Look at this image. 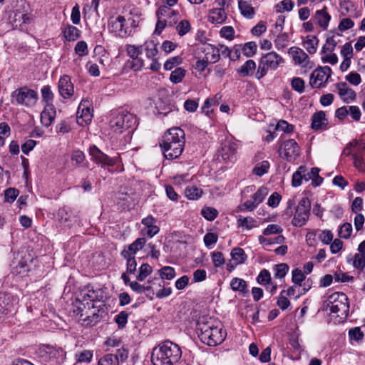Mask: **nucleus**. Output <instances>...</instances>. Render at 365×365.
<instances>
[{
	"mask_svg": "<svg viewBox=\"0 0 365 365\" xmlns=\"http://www.w3.org/2000/svg\"><path fill=\"white\" fill-rule=\"evenodd\" d=\"M199 337L202 342L208 346H216L221 344L226 337L221 323L214 319L202 318L197 324Z\"/></svg>",
	"mask_w": 365,
	"mask_h": 365,
	"instance_id": "f257e3e1",
	"label": "nucleus"
},
{
	"mask_svg": "<svg viewBox=\"0 0 365 365\" xmlns=\"http://www.w3.org/2000/svg\"><path fill=\"white\" fill-rule=\"evenodd\" d=\"M185 143L184 131L180 128L174 127L164 134L160 145L167 159H175L182 154Z\"/></svg>",
	"mask_w": 365,
	"mask_h": 365,
	"instance_id": "f03ea898",
	"label": "nucleus"
},
{
	"mask_svg": "<svg viewBox=\"0 0 365 365\" xmlns=\"http://www.w3.org/2000/svg\"><path fill=\"white\" fill-rule=\"evenodd\" d=\"M181 356L180 346L168 340L153 349L151 361L153 365H173L180 359Z\"/></svg>",
	"mask_w": 365,
	"mask_h": 365,
	"instance_id": "7ed1b4c3",
	"label": "nucleus"
},
{
	"mask_svg": "<svg viewBox=\"0 0 365 365\" xmlns=\"http://www.w3.org/2000/svg\"><path fill=\"white\" fill-rule=\"evenodd\" d=\"M109 122L110 130L116 134H120L124 131L133 128L136 125V118L127 111H115L111 114Z\"/></svg>",
	"mask_w": 365,
	"mask_h": 365,
	"instance_id": "20e7f679",
	"label": "nucleus"
},
{
	"mask_svg": "<svg viewBox=\"0 0 365 365\" xmlns=\"http://www.w3.org/2000/svg\"><path fill=\"white\" fill-rule=\"evenodd\" d=\"M284 59L274 51L269 52L262 55L260 58L258 68L255 74L258 80L267 75L269 70L276 71L278 67L282 66Z\"/></svg>",
	"mask_w": 365,
	"mask_h": 365,
	"instance_id": "39448f33",
	"label": "nucleus"
},
{
	"mask_svg": "<svg viewBox=\"0 0 365 365\" xmlns=\"http://www.w3.org/2000/svg\"><path fill=\"white\" fill-rule=\"evenodd\" d=\"M327 304L331 313L336 314L340 319H346L349 312L347 296L342 292H334L329 296Z\"/></svg>",
	"mask_w": 365,
	"mask_h": 365,
	"instance_id": "423d86ee",
	"label": "nucleus"
},
{
	"mask_svg": "<svg viewBox=\"0 0 365 365\" xmlns=\"http://www.w3.org/2000/svg\"><path fill=\"white\" fill-rule=\"evenodd\" d=\"M11 98L16 101V104L26 108L35 106L38 101V93L26 86L16 89L11 93Z\"/></svg>",
	"mask_w": 365,
	"mask_h": 365,
	"instance_id": "0eeeda50",
	"label": "nucleus"
},
{
	"mask_svg": "<svg viewBox=\"0 0 365 365\" xmlns=\"http://www.w3.org/2000/svg\"><path fill=\"white\" fill-rule=\"evenodd\" d=\"M311 204L308 198L303 197L295 209L292 224L295 227H302L307 222L310 214Z\"/></svg>",
	"mask_w": 365,
	"mask_h": 365,
	"instance_id": "6e6552de",
	"label": "nucleus"
},
{
	"mask_svg": "<svg viewBox=\"0 0 365 365\" xmlns=\"http://www.w3.org/2000/svg\"><path fill=\"white\" fill-rule=\"evenodd\" d=\"M279 153L283 159L289 162L294 161L300 154V148L294 139H288L280 145Z\"/></svg>",
	"mask_w": 365,
	"mask_h": 365,
	"instance_id": "1a4fd4ad",
	"label": "nucleus"
},
{
	"mask_svg": "<svg viewBox=\"0 0 365 365\" xmlns=\"http://www.w3.org/2000/svg\"><path fill=\"white\" fill-rule=\"evenodd\" d=\"M89 155L91 160L101 165L102 166H113L117 164L120 159L119 154L117 156L110 158L108 155L103 153L97 146L92 145L89 148Z\"/></svg>",
	"mask_w": 365,
	"mask_h": 365,
	"instance_id": "9d476101",
	"label": "nucleus"
},
{
	"mask_svg": "<svg viewBox=\"0 0 365 365\" xmlns=\"http://www.w3.org/2000/svg\"><path fill=\"white\" fill-rule=\"evenodd\" d=\"M331 74V69L329 66L319 67L311 74L309 83L313 88L324 86Z\"/></svg>",
	"mask_w": 365,
	"mask_h": 365,
	"instance_id": "9b49d317",
	"label": "nucleus"
},
{
	"mask_svg": "<svg viewBox=\"0 0 365 365\" xmlns=\"http://www.w3.org/2000/svg\"><path fill=\"white\" fill-rule=\"evenodd\" d=\"M289 53L292 56L294 63L305 68L306 71L310 70L314 66V63L310 61L309 56L302 49L292 47Z\"/></svg>",
	"mask_w": 365,
	"mask_h": 365,
	"instance_id": "f8f14e48",
	"label": "nucleus"
},
{
	"mask_svg": "<svg viewBox=\"0 0 365 365\" xmlns=\"http://www.w3.org/2000/svg\"><path fill=\"white\" fill-rule=\"evenodd\" d=\"M38 355L44 361H52L63 358L65 352L62 349H57L50 345H42L38 349Z\"/></svg>",
	"mask_w": 365,
	"mask_h": 365,
	"instance_id": "ddd939ff",
	"label": "nucleus"
},
{
	"mask_svg": "<svg viewBox=\"0 0 365 365\" xmlns=\"http://www.w3.org/2000/svg\"><path fill=\"white\" fill-rule=\"evenodd\" d=\"M125 19L123 16L111 17L108 21V29L110 31L115 33L120 37L128 36V27L125 26Z\"/></svg>",
	"mask_w": 365,
	"mask_h": 365,
	"instance_id": "4468645a",
	"label": "nucleus"
},
{
	"mask_svg": "<svg viewBox=\"0 0 365 365\" xmlns=\"http://www.w3.org/2000/svg\"><path fill=\"white\" fill-rule=\"evenodd\" d=\"M331 19V16L328 12L327 6H324L322 9L317 10L312 17L313 22L324 31L328 29Z\"/></svg>",
	"mask_w": 365,
	"mask_h": 365,
	"instance_id": "2eb2a0df",
	"label": "nucleus"
},
{
	"mask_svg": "<svg viewBox=\"0 0 365 365\" xmlns=\"http://www.w3.org/2000/svg\"><path fill=\"white\" fill-rule=\"evenodd\" d=\"M98 299V295L96 292L91 289H83L81 291L78 296V300L81 306L83 307V309L88 308V309L93 308V302Z\"/></svg>",
	"mask_w": 365,
	"mask_h": 365,
	"instance_id": "dca6fc26",
	"label": "nucleus"
},
{
	"mask_svg": "<svg viewBox=\"0 0 365 365\" xmlns=\"http://www.w3.org/2000/svg\"><path fill=\"white\" fill-rule=\"evenodd\" d=\"M58 91L63 98H69L74 93L73 85L68 76L64 75L58 81Z\"/></svg>",
	"mask_w": 365,
	"mask_h": 365,
	"instance_id": "f3484780",
	"label": "nucleus"
},
{
	"mask_svg": "<svg viewBox=\"0 0 365 365\" xmlns=\"http://www.w3.org/2000/svg\"><path fill=\"white\" fill-rule=\"evenodd\" d=\"M339 96L345 103H350L356 98L355 91L351 88L345 82H340L336 84Z\"/></svg>",
	"mask_w": 365,
	"mask_h": 365,
	"instance_id": "a211bd4d",
	"label": "nucleus"
},
{
	"mask_svg": "<svg viewBox=\"0 0 365 365\" xmlns=\"http://www.w3.org/2000/svg\"><path fill=\"white\" fill-rule=\"evenodd\" d=\"M146 240L143 237L138 238L132 244L125 247L121 252L123 257H135L136 252L143 249L145 245Z\"/></svg>",
	"mask_w": 365,
	"mask_h": 365,
	"instance_id": "6ab92c4d",
	"label": "nucleus"
},
{
	"mask_svg": "<svg viewBox=\"0 0 365 365\" xmlns=\"http://www.w3.org/2000/svg\"><path fill=\"white\" fill-rule=\"evenodd\" d=\"M56 111L53 103L45 105L43 110L41 113V123L46 127L51 125L55 119Z\"/></svg>",
	"mask_w": 365,
	"mask_h": 365,
	"instance_id": "aec40b11",
	"label": "nucleus"
},
{
	"mask_svg": "<svg viewBox=\"0 0 365 365\" xmlns=\"http://www.w3.org/2000/svg\"><path fill=\"white\" fill-rule=\"evenodd\" d=\"M227 19V14L223 8H215L209 11L208 21L212 24H222Z\"/></svg>",
	"mask_w": 365,
	"mask_h": 365,
	"instance_id": "412c9836",
	"label": "nucleus"
},
{
	"mask_svg": "<svg viewBox=\"0 0 365 365\" xmlns=\"http://www.w3.org/2000/svg\"><path fill=\"white\" fill-rule=\"evenodd\" d=\"M353 165L359 172L365 173V146L353 154Z\"/></svg>",
	"mask_w": 365,
	"mask_h": 365,
	"instance_id": "4be33fe9",
	"label": "nucleus"
},
{
	"mask_svg": "<svg viewBox=\"0 0 365 365\" xmlns=\"http://www.w3.org/2000/svg\"><path fill=\"white\" fill-rule=\"evenodd\" d=\"M93 113L89 108L78 107L77 111V123L81 126H85L91 122Z\"/></svg>",
	"mask_w": 365,
	"mask_h": 365,
	"instance_id": "5701e85b",
	"label": "nucleus"
},
{
	"mask_svg": "<svg viewBox=\"0 0 365 365\" xmlns=\"http://www.w3.org/2000/svg\"><path fill=\"white\" fill-rule=\"evenodd\" d=\"M205 58L210 63H214L220 59V50L214 45L206 44L202 48Z\"/></svg>",
	"mask_w": 365,
	"mask_h": 365,
	"instance_id": "b1692460",
	"label": "nucleus"
},
{
	"mask_svg": "<svg viewBox=\"0 0 365 365\" xmlns=\"http://www.w3.org/2000/svg\"><path fill=\"white\" fill-rule=\"evenodd\" d=\"M156 15L158 18H162L163 19H167V16L170 15L174 16L175 19L173 21L169 20L168 21V25L173 26V24H175L177 23V21L178 19V13L172 9H170V6H161L157 11Z\"/></svg>",
	"mask_w": 365,
	"mask_h": 365,
	"instance_id": "393cba45",
	"label": "nucleus"
},
{
	"mask_svg": "<svg viewBox=\"0 0 365 365\" xmlns=\"http://www.w3.org/2000/svg\"><path fill=\"white\" fill-rule=\"evenodd\" d=\"M307 169L304 166H300L296 172L292 175V184L294 187L299 186L302 180H304L306 182L311 179L310 176H307Z\"/></svg>",
	"mask_w": 365,
	"mask_h": 365,
	"instance_id": "a878e982",
	"label": "nucleus"
},
{
	"mask_svg": "<svg viewBox=\"0 0 365 365\" xmlns=\"http://www.w3.org/2000/svg\"><path fill=\"white\" fill-rule=\"evenodd\" d=\"M238 7L240 11L241 14L247 19H252L254 18L255 15V11L254 7L247 2L244 0L238 1Z\"/></svg>",
	"mask_w": 365,
	"mask_h": 365,
	"instance_id": "bb28decb",
	"label": "nucleus"
},
{
	"mask_svg": "<svg viewBox=\"0 0 365 365\" xmlns=\"http://www.w3.org/2000/svg\"><path fill=\"white\" fill-rule=\"evenodd\" d=\"M256 69V63L253 60H247L237 70L238 74L242 77L252 76Z\"/></svg>",
	"mask_w": 365,
	"mask_h": 365,
	"instance_id": "cd10ccee",
	"label": "nucleus"
},
{
	"mask_svg": "<svg viewBox=\"0 0 365 365\" xmlns=\"http://www.w3.org/2000/svg\"><path fill=\"white\" fill-rule=\"evenodd\" d=\"M236 153L235 145L231 144L230 142H226L222 144L220 155L224 160H232Z\"/></svg>",
	"mask_w": 365,
	"mask_h": 365,
	"instance_id": "c85d7f7f",
	"label": "nucleus"
},
{
	"mask_svg": "<svg viewBox=\"0 0 365 365\" xmlns=\"http://www.w3.org/2000/svg\"><path fill=\"white\" fill-rule=\"evenodd\" d=\"M278 235L274 237H267L262 235H259L258 237V241L259 244L264 246H269L272 245H282L284 242L285 238L281 234H277Z\"/></svg>",
	"mask_w": 365,
	"mask_h": 365,
	"instance_id": "c756f323",
	"label": "nucleus"
},
{
	"mask_svg": "<svg viewBox=\"0 0 365 365\" xmlns=\"http://www.w3.org/2000/svg\"><path fill=\"white\" fill-rule=\"evenodd\" d=\"M327 121L324 112H317L312 117V128L314 130L321 129L327 124Z\"/></svg>",
	"mask_w": 365,
	"mask_h": 365,
	"instance_id": "7c9ffc66",
	"label": "nucleus"
},
{
	"mask_svg": "<svg viewBox=\"0 0 365 365\" xmlns=\"http://www.w3.org/2000/svg\"><path fill=\"white\" fill-rule=\"evenodd\" d=\"M232 261L235 262V264H243L247 259V255L245 251L240 247L233 248L230 253Z\"/></svg>",
	"mask_w": 365,
	"mask_h": 365,
	"instance_id": "2f4dec72",
	"label": "nucleus"
},
{
	"mask_svg": "<svg viewBox=\"0 0 365 365\" xmlns=\"http://www.w3.org/2000/svg\"><path fill=\"white\" fill-rule=\"evenodd\" d=\"M230 287L234 291H238L244 294H247L248 292L247 282L241 278H233L230 282Z\"/></svg>",
	"mask_w": 365,
	"mask_h": 365,
	"instance_id": "473e14b6",
	"label": "nucleus"
},
{
	"mask_svg": "<svg viewBox=\"0 0 365 365\" xmlns=\"http://www.w3.org/2000/svg\"><path fill=\"white\" fill-rule=\"evenodd\" d=\"M80 30L71 25H68L63 30L65 38L69 41H73L80 37Z\"/></svg>",
	"mask_w": 365,
	"mask_h": 365,
	"instance_id": "72a5a7b5",
	"label": "nucleus"
},
{
	"mask_svg": "<svg viewBox=\"0 0 365 365\" xmlns=\"http://www.w3.org/2000/svg\"><path fill=\"white\" fill-rule=\"evenodd\" d=\"M158 42L153 39L145 42L144 47L146 56L148 58H155L158 54Z\"/></svg>",
	"mask_w": 365,
	"mask_h": 365,
	"instance_id": "f704fd0d",
	"label": "nucleus"
},
{
	"mask_svg": "<svg viewBox=\"0 0 365 365\" xmlns=\"http://www.w3.org/2000/svg\"><path fill=\"white\" fill-rule=\"evenodd\" d=\"M319 40L316 36H307V39L304 42V46L306 50L310 53H316L317 49Z\"/></svg>",
	"mask_w": 365,
	"mask_h": 365,
	"instance_id": "c9c22d12",
	"label": "nucleus"
},
{
	"mask_svg": "<svg viewBox=\"0 0 365 365\" xmlns=\"http://www.w3.org/2000/svg\"><path fill=\"white\" fill-rule=\"evenodd\" d=\"M257 49V43L254 41L245 43L242 48V53L249 58L255 55Z\"/></svg>",
	"mask_w": 365,
	"mask_h": 365,
	"instance_id": "e433bc0d",
	"label": "nucleus"
},
{
	"mask_svg": "<svg viewBox=\"0 0 365 365\" xmlns=\"http://www.w3.org/2000/svg\"><path fill=\"white\" fill-rule=\"evenodd\" d=\"M186 74V71L182 68H177L170 73V80L173 83H180Z\"/></svg>",
	"mask_w": 365,
	"mask_h": 365,
	"instance_id": "4c0bfd02",
	"label": "nucleus"
},
{
	"mask_svg": "<svg viewBox=\"0 0 365 365\" xmlns=\"http://www.w3.org/2000/svg\"><path fill=\"white\" fill-rule=\"evenodd\" d=\"M160 277L163 279L171 280L175 277V269L170 266H165L158 270Z\"/></svg>",
	"mask_w": 365,
	"mask_h": 365,
	"instance_id": "58836bf2",
	"label": "nucleus"
},
{
	"mask_svg": "<svg viewBox=\"0 0 365 365\" xmlns=\"http://www.w3.org/2000/svg\"><path fill=\"white\" fill-rule=\"evenodd\" d=\"M185 195L189 200H197L199 199L202 194V190L200 188H198L195 186L189 187L185 189Z\"/></svg>",
	"mask_w": 365,
	"mask_h": 365,
	"instance_id": "ea45409f",
	"label": "nucleus"
},
{
	"mask_svg": "<svg viewBox=\"0 0 365 365\" xmlns=\"http://www.w3.org/2000/svg\"><path fill=\"white\" fill-rule=\"evenodd\" d=\"M269 168V163L267 160H264L259 163H257L253 168V173L256 175L261 177L268 172Z\"/></svg>",
	"mask_w": 365,
	"mask_h": 365,
	"instance_id": "a19ab883",
	"label": "nucleus"
},
{
	"mask_svg": "<svg viewBox=\"0 0 365 365\" xmlns=\"http://www.w3.org/2000/svg\"><path fill=\"white\" fill-rule=\"evenodd\" d=\"M267 194H268L267 188L264 186H262L253 195L252 200L254 201V202L257 205H258L264 200V199L267 195Z\"/></svg>",
	"mask_w": 365,
	"mask_h": 365,
	"instance_id": "79ce46f5",
	"label": "nucleus"
},
{
	"mask_svg": "<svg viewBox=\"0 0 365 365\" xmlns=\"http://www.w3.org/2000/svg\"><path fill=\"white\" fill-rule=\"evenodd\" d=\"M275 7L277 13L291 11L294 7V3L292 0H282Z\"/></svg>",
	"mask_w": 365,
	"mask_h": 365,
	"instance_id": "37998d69",
	"label": "nucleus"
},
{
	"mask_svg": "<svg viewBox=\"0 0 365 365\" xmlns=\"http://www.w3.org/2000/svg\"><path fill=\"white\" fill-rule=\"evenodd\" d=\"M42 101L45 103V105L52 103L53 100V93L49 86H44L41 90Z\"/></svg>",
	"mask_w": 365,
	"mask_h": 365,
	"instance_id": "c03bdc74",
	"label": "nucleus"
},
{
	"mask_svg": "<svg viewBox=\"0 0 365 365\" xmlns=\"http://www.w3.org/2000/svg\"><path fill=\"white\" fill-rule=\"evenodd\" d=\"M98 365H119V360L118 356L108 354L101 358Z\"/></svg>",
	"mask_w": 365,
	"mask_h": 365,
	"instance_id": "a18cd8bd",
	"label": "nucleus"
},
{
	"mask_svg": "<svg viewBox=\"0 0 365 365\" xmlns=\"http://www.w3.org/2000/svg\"><path fill=\"white\" fill-rule=\"evenodd\" d=\"M152 272V267L147 263H144L140 267L136 278L138 281H143Z\"/></svg>",
	"mask_w": 365,
	"mask_h": 365,
	"instance_id": "49530a36",
	"label": "nucleus"
},
{
	"mask_svg": "<svg viewBox=\"0 0 365 365\" xmlns=\"http://www.w3.org/2000/svg\"><path fill=\"white\" fill-rule=\"evenodd\" d=\"M191 25L187 20L180 21L176 26V31L178 35L182 36L190 31Z\"/></svg>",
	"mask_w": 365,
	"mask_h": 365,
	"instance_id": "de8ad7c7",
	"label": "nucleus"
},
{
	"mask_svg": "<svg viewBox=\"0 0 365 365\" xmlns=\"http://www.w3.org/2000/svg\"><path fill=\"white\" fill-rule=\"evenodd\" d=\"M235 29L231 26H225L221 28L220 31V36L222 38H226L229 41H232L235 38Z\"/></svg>",
	"mask_w": 365,
	"mask_h": 365,
	"instance_id": "09e8293b",
	"label": "nucleus"
},
{
	"mask_svg": "<svg viewBox=\"0 0 365 365\" xmlns=\"http://www.w3.org/2000/svg\"><path fill=\"white\" fill-rule=\"evenodd\" d=\"M359 145V141L357 140H353L349 142L346 147L344 148L341 155L349 156L356 152L357 146Z\"/></svg>",
	"mask_w": 365,
	"mask_h": 365,
	"instance_id": "8fccbe9b",
	"label": "nucleus"
},
{
	"mask_svg": "<svg viewBox=\"0 0 365 365\" xmlns=\"http://www.w3.org/2000/svg\"><path fill=\"white\" fill-rule=\"evenodd\" d=\"M283 229L281 226L277 224H270L263 230L262 236L266 237L271 235L281 234Z\"/></svg>",
	"mask_w": 365,
	"mask_h": 365,
	"instance_id": "3c124183",
	"label": "nucleus"
},
{
	"mask_svg": "<svg viewBox=\"0 0 365 365\" xmlns=\"http://www.w3.org/2000/svg\"><path fill=\"white\" fill-rule=\"evenodd\" d=\"M336 45L337 41L334 36L327 38L325 44L322 47V53H327L328 52H333Z\"/></svg>",
	"mask_w": 365,
	"mask_h": 365,
	"instance_id": "603ef678",
	"label": "nucleus"
},
{
	"mask_svg": "<svg viewBox=\"0 0 365 365\" xmlns=\"http://www.w3.org/2000/svg\"><path fill=\"white\" fill-rule=\"evenodd\" d=\"M75 356L78 362L88 363L93 358V351L90 350H84L80 353L76 354Z\"/></svg>",
	"mask_w": 365,
	"mask_h": 365,
	"instance_id": "864d4df0",
	"label": "nucleus"
},
{
	"mask_svg": "<svg viewBox=\"0 0 365 365\" xmlns=\"http://www.w3.org/2000/svg\"><path fill=\"white\" fill-rule=\"evenodd\" d=\"M274 277L283 278L289 270V266L287 264L281 263L274 266Z\"/></svg>",
	"mask_w": 365,
	"mask_h": 365,
	"instance_id": "5fc2aeb1",
	"label": "nucleus"
},
{
	"mask_svg": "<svg viewBox=\"0 0 365 365\" xmlns=\"http://www.w3.org/2000/svg\"><path fill=\"white\" fill-rule=\"evenodd\" d=\"M201 214L206 220L212 221L217 217L218 212L213 207H206L202 210Z\"/></svg>",
	"mask_w": 365,
	"mask_h": 365,
	"instance_id": "6e6d98bb",
	"label": "nucleus"
},
{
	"mask_svg": "<svg viewBox=\"0 0 365 365\" xmlns=\"http://www.w3.org/2000/svg\"><path fill=\"white\" fill-rule=\"evenodd\" d=\"M352 232V225L351 223H344L339 230V236L341 238L348 239L350 237Z\"/></svg>",
	"mask_w": 365,
	"mask_h": 365,
	"instance_id": "4d7b16f0",
	"label": "nucleus"
},
{
	"mask_svg": "<svg viewBox=\"0 0 365 365\" xmlns=\"http://www.w3.org/2000/svg\"><path fill=\"white\" fill-rule=\"evenodd\" d=\"M276 130L282 131L285 133H290L294 130V126L286 120H280L275 127Z\"/></svg>",
	"mask_w": 365,
	"mask_h": 365,
	"instance_id": "13d9d810",
	"label": "nucleus"
},
{
	"mask_svg": "<svg viewBox=\"0 0 365 365\" xmlns=\"http://www.w3.org/2000/svg\"><path fill=\"white\" fill-rule=\"evenodd\" d=\"M237 222L239 226L245 227L247 230H250L255 227L256 221L255 219L250 217H243L240 216L237 220Z\"/></svg>",
	"mask_w": 365,
	"mask_h": 365,
	"instance_id": "bf43d9fd",
	"label": "nucleus"
},
{
	"mask_svg": "<svg viewBox=\"0 0 365 365\" xmlns=\"http://www.w3.org/2000/svg\"><path fill=\"white\" fill-rule=\"evenodd\" d=\"M304 81L302 78L294 77L291 81V86L293 90L302 93L304 91Z\"/></svg>",
	"mask_w": 365,
	"mask_h": 365,
	"instance_id": "052dcab7",
	"label": "nucleus"
},
{
	"mask_svg": "<svg viewBox=\"0 0 365 365\" xmlns=\"http://www.w3.org/2000/svg\"><path fill=\"white\" fill-rule=\"evenodd\" d=\"M182 61L180 56H177L168 59L164 63V69L167 71L172 70L174 67L180 65Z\"/></svg>",
	"mask_w": 365,
	"mask_h": 365,
	"instance_id": "680f3d73",
	"label": "nucleus"
},
{
	"mask_svg": "<svg viewBox=\"0 0 365 365\" xmlns=\"http://www.w3.org/2000/svg\"><path fill=\"white\" fill-rule=\"evenodd\" d=\"M74 51L75 53L81 57L86 56L88 53V45L86 42L84 41H78L74 48Z\"/></svg>",
	"mask_w": 365,
	"mask_h": 365,
	"instance_id": "e2e57ef3",
	"label": "nucleus"
},
{
	"mask_svg": "<svg viewBox=\"0 0 365 365\" xmlns=\"http://www.w3.org/2000/svg\"><path fill=\"white\" fill-rule=\"evenodd\" d=\"M143 46H135L134 45H128L126 46V52L128 55L132 58L138 57L143 52Z\"/></svg>",
	"mask_w": 365,
	"mask_h": 365,
	"instance_id": "0e129e2a",
	"label": "nucleus"
},
{
	"mask_svg": "<svg viewBox=\"0 0 365 365\" xmlns=\"http://www.w3.org/2000/svg\"><path fill=\"white\" fill-rule=\"evenodd\" d=\"M271 280L270 273L268 270L262 269L257 277V281L262 285H267Z\"/></svg>",
	"mask_w": 365,
	"mask_h": 365,
	"instance_id": "69168bd1",
	"label": "nucleus"
},
{
	"mask_svg": "<svg viewBox=\"0 0 365 365\" xmlns=\"http://www.w3.org/2000/svg\"><path fill=\"white\" fill-rule=\"evenodd\" d=\"M212 261L215 267L223 265L225 262L223 254L220 252H214L211 255Z\"/></svg>",
	"mask_w": 365,
	"mask_h": 365,
	"instance_id": "338daca9",
	"label": "nucleus"
},
{
	"mask_svg": "<svg viewBox=\"0 0 365 365\" xmlns=\"http://www.w3.org/2000/svg\"><path fill=\"white\" fill-rule=\"evenodd\" d=\"M353 265L358 269H362L365 266V255L357 253L354 255Z\"/></svg>",
	"mask_w": 365,
	"mask_h": 365,
	"instance_id": "774afa93",
	"label": "nucleus"
}]
</instances>
